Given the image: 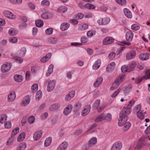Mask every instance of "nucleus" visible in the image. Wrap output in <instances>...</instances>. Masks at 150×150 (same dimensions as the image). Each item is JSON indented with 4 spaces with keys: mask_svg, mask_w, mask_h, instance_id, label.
<instances>
[{
    "mask_svg": "<svg viewBox=\"0 0 150 150\" xmlns=\"http://www.w3.org/2000/svg\"><path fill=\"white\" fill-rule=\"evenodd\" d=\"M131 111V108L124 107L119 114V120H127V116L130 114Z\"/></svg>",
    "mask_w": 150,
    "mask_h": 150,
    "instance_id": "1",
    "label": "nucleus"
},
{
    "mask_svg": "<svg viewBox=\"0 0 150 150\" xmlns=\"http://www.w3.org/2000/svg\"><path fill=\"white\" fill-rule=\"evenodd\" d=\"M118 126L122 127V129L125 132L128 131L131 126V123L126 120H119L118 122Z\"/></svg>",
    "mask_w": 150,
    "mask_h": 150,
    "instance_id": "2",
    "label": "nucleus"
},
{
    "mask_svg": "<svg viewBox=\"0 0 150 150\" xmlns=\"http://www.w3.org/2000/svg\"><path fill=\"white\" fill-rule=\"evenodd\" d=\"M45 83L47 85V90L48 92H51L54 89L56 84L55 81L48 80L46 81Z\"/></svg>",
    "mask_w": 150,
    "mask_h": 150,
    "instance_id": "3",
    "label": "nucleus"
},
{
    "mask_svg": "<svg viewBox=\"0 0 150 150\" xmlns=\"http://www.w3.org/2000/svg\"><path fill=\"white\" fill-rule=\"evenodd\" d=\"M122 147V144L120 141H117L113 143L110 150H121Z\"/></svg>",
    "mask_w": 150,
    "mask_h": 150,
    "instance_id": "4",
    "label": "nucleus"
},
{
    "mask_svg": "<svg viewBox=\"0 0 150 150\" xmlns=\"http://www.w3.org/2000/svg\"><path fill=\"white\" fill-rule=\"evenodd\" d=\"M110 19L108 17H105L98 20L97 23L99 25H105L108 24L110 21Z\"/></svg>",
    "mask_w": 150,
    "mask_h": 150,
    "instance_id": "5",
    "label": "nucleus"
},
{
    "mask_svg": "<svg viewBox=\"0 0 150 150\" xmlns=\"http://www.w3.org/2000/svg\"><path fill=\"white\" fill-rule=\"evenodd\" d=\"M90 106L87 105L85 106L81 112V115L82 116H85L87 115L90 111Z\"/></svg>",
    "mask_w": 150,
    "mask_h": 150,
    "instance_id": "6",
    "label": "nucleus"
},
{
    "mask_svg": "<svg viewBox=\"0 0 150 150\" xmlns=\"http://www.w3.org/2000/svg\"><path fill=\"white\" fill-rule=\"evenodd\" d=\"M72 107V105L71 104L67 105L63 110V113L64 115H69L71 112Z\"/></svg>",
    "mask_w": 150,
    "mask_h": 150,
    "instance_id": "7",
    "label": "nucleus"
},
{
    "mask_svg": "<svg viewBox=\"0 0 150 150\" xmlns=\"http://www.w3.org/2000/svg\"><path fill=\"white\" fill-rule=\"evenodd\" d=\"M42 134V132L41 130L36 131L33 135V139L34 140L36 141L39 140Z\"/></svg>",
    "mask_w": 150,
    "mask_h": 150,
    "instance_id": "8",
    "label": "nucleus"
},
{
    "mask_svg": "<svg viewBox=\"0 0 150 150\" xmlns=\"http://www.w3.org/2000/svg\"><path fill=\"white\" fill-rule=\"evenodd\" d=\"M136 55V51L132 50L127 53L126 55V58L127 60L131 59L134 58Z\"/></svg>",
    "mask_w": 150,
    "mask_h": 150,
    "instance_id": "9",
    "label": "nucleus"
},
{
    "mask_svg": "<svg viewBox=\"0 0 150 150\" xmlns=\"http://www.w3.org/2000/svg\"><path fill=\"white\" fill-rule=\"evenodd\" d=\"M60 107V104L59 103H55L51 105L49 108L50 111H54L58 110Z\"/></svg>",
    "mask_w": 150,
    "mask_h": 150,
    "instance_id": "10",
    "label": "nucleus"
},
{
    "mask_svg": "<svg viewBox=\"0 0 150 150\" xmlns=\"http://www.w3.org/2000/svg\"><path fill=\"white\" fill-rule=\"evenodd\" d=\"M134 69V66H122L121 68L122 71L123 73L132 71Z\"/></svg>",
    "mask_w": 150,
    "mask_h": 150,
    "instance_id": "11",
    "label": "nucleus"
},
{
    "mask_svg": "<svg viewBox=\"0 0 150 150\" xmlns=\"http://www.w3.org/2000/svg\"><path fill=\"white\" fill-rule=\"evenodd\" d=\"M75 91H72L70 92L68 94H67L65 97V100L66 101H69L71 98H73L75 95Z\"/></svg>",
    "mask_w": 150,
    "mask_h": 150,
    "instance_id": "12",
    "label": "nucleus"
},
{
    "mask_svg": "<svg viewBox=\"0 0 150 150\" xmlns=\"http://www.w3.org/2000/svg\"><path fill=\"white\" fill-rule=\"evenodd\" d=\"M68 143L66 142H64L57 147L56 150H65L67 148Z\"/></svg>",
    "mask_w": 150,
    "mask_h": 150,
    "instance_id": "13",
    "label": "nucleus"
},
{
    "mask_svg": "<svg viewBox=\"0 0 150 150\" xmlns=\"http://www.w3.org/2000/svg\"><path fill=\"white\" fill-rule=\"evenodd\" d=\"M114 39L110 37H107L105 38L103 41L104 45H106L113 43Z\"/></svg>",
    "mask_w": 150,
    "mask_h": 150,
    "instance_id": "14",
    "label": "nucleus"
},
{
    "mask_svg": "<svg viewBox=\"0 0 150 150\" xmlns=\"http://www.w3.org/2000/svg\"><path fill=\"white\" fill-rule=\"evenodd\" d=\"M105 120V114L102 113L99 115L95 119V121L96 122H102Z\"/></svg>",
    "mask_w": 150,
    "mask_h": 150,
    "instance_id": "15",
    "label": "nucleus"
},
{
    "mask_svg": "<svg viewBox=\"0 0 150 150\" xmlns=\"http://www.w3.org/2000/svg\"><path fill=\"white\" fill-rule=\"evenodd\" d=\"M133 34L131 30L127 31L126 34L125 38L127 40L131 41L132 40Z\"/></svg>",
    "mask_w": 150,
    "mask_h": 150,
    "instance_id": "16",
    "label": "nucleus"
},
{
    "mask_svg": "<svg viewBox=\"0 0 150 150\" xmlns=\"http://www.w3.org/2000/svg\"><path fill=\"white\" fill-rule=\"evenodd\" d=\"M30 102V99L29 96H25L22 101L21 104L22 106L25 107L28 105Z\"/></svg>",
    "mask_w": 150,
    "mask_h": 150,
    "instance_id": "17",
    "label": "nucleus"
},
{
    "mask_svg": "<svg viewBox=\"0 0 150 150\" xmlns=\"http://www.w3.org/2000/svg\"><path fill=\"white\" fill-rule=\"evenodd\" d=\"M51 56V53H48L46 54L45 56L41 58L40 59L41 62L42 63H44L47 62L50 58Z\"/></svg>",
    "mask_w": 150,
    "mask_h": 150,
    "instance_id": "18",
    "label": "nucleus"
},
{
    "mask_svg": "<svg viewBox=\"0 0 150 150\" xmlns=\"http://www.w3.org/2000/svg\"><path fill=\"white\" fill-rule=\"evenodd\" d=\"M126 79L125 76L124 75H120L118 76L116 81L120 84L122 83Z\"/></svg>",
    "mask_w": 150,
    "mask_h": 150,
    "instance_id": "19",
    "label": "nucleus"
},
{
    "mask_svg": "<svg viewBox=\"0 0 150 150\" xmlns=\"http://www.w3.org/2000/svg\"><path fill=\"white\" fill-rule=\"evenodd\" d=\"M16 97L15 93L14 92L10 93L8 96L7 100L10 102L14 100Z\"/></svg>",
    "mask_w": 150,
    "mask_h": 150,
    "instance_id": "20",
    "label": "nucleus"
},
{
    "mask_svg": "<svg viewBox=\"0 0 150 150\" xmlns=\"http://www.w3.org/2000/svg\"><path fill=\"white\" fill-rule=\"evenodd\" d=\"M13 79L17 82H21L23 81V78L20 75L16 74L13 76Z\"/></svg>",
    "mask_w": 150,
    "mask_h": 150,
    "instance_id": "21",
    "label": "nucleus"
},
{
    "mask_svg": "<svg viewBox=\"0 0 150 150\" xmlns=\"http://www.w3.org/2000/svg\"><path fill=\"white\" fill-rule=\"evenodd\" d=\"M47 40L48 42L52 44H55L58 41V39L57 38L52 37L48 38Z\"/></svg>",
    "mask_w": 150,
    "mask_h": 150,
    "instance_id": "22",
    "label": "nucleus"
},
{
    "mask_svg": "<svg viewBox=\"0 0 150 150\" xmlns=\"http://www.w3.org/2000/svg\"><path fill=\"white\" fill-rule=\"evenodd\" d=\"M97 142V138L95 137H93L89 141L88 144L89 146H92L95 145Z\"/></svg>",
    "mask_w": 150,
    "mask_h": 150,
    "instance_id": "23",
    "label": "nucleus"
},
{
    "mask_svg": "<svg viewBox=\"0 0 150 150\" xmlns=\"http://www.w3.org/2000/svg\"><path fill=\"white\" fill-rule=\"evenodd\" d=\"M103 80L102 77L98 78L93 83V86L95 87H98L101 83Z\"/></svg>",
    "mask_w": 150,
    "mask_h": 150,
    "instance_id": "24",
    "label": "nucleus"
},
{
    "mask_svg": "<svg viewBox=\"0 0 150 150\" xmlns=\"http://www.w3.org/2000/svg\"><path fill=\"white\" fill-rule=\"evenodd\" d=\"M69 27V24L67 23H62L60 26V28L62 31H64L67 30Z\"/></svg>",
    "mask_w": 150,
    "mask_h": 150,
    "instance_id": "25",
    "label": "nucleus"
},
{
    "mask_svg": "<svg viewBox=\"0 0 150 150\" xmlns=\"http://www.w3.org/2000/svg\"><path fill=\"white\" fill-rule=\"evenodd\" d=\"M3 14L6 17L10 19H13V13L8 11H5L3 12Z\"/></svg>",
    "mask_w": 150,
    "mask_h": 150,
    "instance_id": "26",
    "label": "nucleus"
},
{
    "mask_svg": "<svg viewBox=\"0 0 150 150\" xmlns=\"http://www.w3.org/2000/svg\"><path fill=\"white\" fill-rule=\"evenodd\" d=\"M124 12L125 15L128 18H131L132 17V15L130 11L128 9L125 8L124 9Z\"/></svg>",
    "mask_w": 150,
    "mask_h": 150,
    "instance_id": "27",
    "label": "nucleus"
},
{
    "mask_svg": "<svg viewBox=\"0 0 150 150\" xmlns=\"http://www.w3.org/2000/svg\"><path fill=\"white\" fill-rule=\"evenodd\" d=\"M26 147V144L25 143H21L18 145L17 150H24Z\"/></svg>",
    "mask_w": 150,
    "mask_h": 150,
    "instance_id": "28",
    "label": "nucleus"
},
{
    "mask_svg": "<svg viewBox=\"0 0 150 150\" xmlns=\"http://www.w3.org/2000/svg\"><path fill=\"white\" fill-rule=\"evenodd\" d=\"M26 51V49L25 47H23L18 51L17 52L18 55L21 56H24Z\"/></svg>",
    "mask_w": 150,
    "mask_h": 150,
    "instance_id": "29",
    "label": "nucleus"
},
{
    "mask_svg": "<svg viewBox=\"0 0 150 150\" xmlns=\"http://www.w3.org/2000/svg\"><path fill=\"white\" fill-rule=\"evenodd\" d=\"M7 116L5 114L1 115L0 116V123L3 124L7 120Z\"/></svg>",
    "mask_w": 150,
    "mask_h": 150,
    "instance_id": "30",
    "label": "nucleus"
},
{
    "mask_svg": "<svg viewBox=\"0 0 150 150\" xmlns=\"http://www.w3.org/2000/svg\"><path fill=\"white\" fill-rule=\"evenodd\" d=\"M145 113V112L142 110L137 113V116L140 119H143L144 118V114Z\"/></svg>",
    "mask_w": 150,
    "mask_h": 150,
    "instance_id": "31",
    "label": "nucleus"
},
{
    "mask_svg": "<svg viewBox=\"0 0 150 150\" xmlns=\"http://www.w3.org/2000/svg\"><path fill=\"white\" fill-rule=\"evenodd\" d=\"M100 101L99 99L96 100L94 102L93 105V108L94 109L98 110L100 104Z\"/></svg>",
    "mask_w": 150,
    "mask_h": 150,
    "instance_id": "32",
    "label": "nucleus"
},
{
    "mask_svg": "<svg viewBox=\"0 0 150 150\" xmlns=\"http://www.w3.org/2000/svg\"><path fill=\"white\" fill-rule=\"evenodd\" d=\"M139 57L142 60H145L149 59V57L148 54H140Z\"/></svg>",
    "mask_w": 150,
    "mask_h": 150,
    "instance_id": "33",
    "label": "nucleus"
},
{
    "mask_svg": "<svg viewBox=\"0 0 150 150\" xmlns=\"http://www.w3.org/2000/svg\"><path fill=\"white\" fill-rule=\"evenodd\" d=\"M25 136L24 132H23L21 133L17 138V141L18 142H21L23 141L25 138Z\"/></svg>",
    "mask_w": 150,
    "mask_h": 150,
    "instance_id": "34",
    "label": "nucleus"
},
{
    "mask_svg": "<svg viewBox=\"0 0 150 150\" xmlns=\"http://www.w3.org/2000/svg\"><path fill=\"white\" fill-rule=\"evenodd\" d=\"M141 107L142 106L141 104H139L137 105H136L134 107L133 110V112L134 113H137L138 112L141 111Z\"/></svg>",
    "mask_w": 150,
    "mask_h": 150,
    "instance_id": "35",
    "label": "nucleus"
},
{
    "mask_svg": "<svg viewBox=\"0 0 150 150\" xmlns=\"http://www.w3.org/2000/svg\"><path fill=\"white\" fill-rule=\"evenodd\" d=\"M52 141L51 137H49L47 138L45 140L44 143V146L45 147L49 146L51 144Z\"/></svg>",
    "mask_w": 150,
    "mask_h": 150,
    "instance_id": "36",
    "label": "nucleus"
},
{
    "mask_svg": "<svg viewBox=\"0 0 150 150\" xmlns=\"http://www.w3.org/2000/svg\"><path fill=\"white\" fill-rule=\"evenodd\" d=\"M15 139L14 137L11 136L8 139V140L6 142V145L8 146L11 145L13 143Z\"/></svg>",
    "mask_w": 150,
    "mask_h": 150,
    "instance_id": "37",
    "label": "nucleus"
},
{
    "mask_svg": "<svg viewBox=\"0 0 150 150\" xmlns=\"http://www.w3.org/2000/svg\"><path fill=\"white\" fill-rule=\"evenodd\" d=\"M67 10V8L65 6L60 7L57 9V11L59 12L63 13L66 12Z\"/></svg>",
    "mask_w": 150,
    "mask_h": 150,
    "instance_id": "38",
    "label": "nucleus"
},
{
    "mask_svg": "<svg viewBox=\"0 0 150 150\" xmlns=\"http://www.w3.org/2000/svg\"><path fill=\"white\" fill-rule=\"evenodd\" d=\"M51 16L50 13L48 12L43 13L41 15V17L45 19H48L50 18Z\"/></svg>",
    "mask_w": 150,
    "mask_h": 150,
    "instance_id": "39",
    "label": "nucleus"
},
{
    "mask_svg": "<svg viewBox=\"0 0 150 150\" xmlns=\"http://www.w3.org/2000/svg\"><path fill=\"white\" fill-rule=\"evenodd\" d=\"M145 75L143 76V78L145 79H150V69L146 71L145 73Z\"/></svg>",
    "mask_w": 150,
    "mask_h": 150,
    "instance_id": "40",
    "label": "nucleus"
},
{
    "mask_svg": "<svg viewBox=\"0 0 150 150\" xmlns=\"http://www.w3.org/2000/svg\"><path fill=\"white\" fill-rule=\"evenodd\" d=\"M74 108L76 111L79 110L81 108V104L80 102H77L74 105Z\"/></svg>",
    "mask_w": 150,
    "mask_h": 150,
    "instance_id": "41",
    "label": "nucleus"
},
{
    "mask_svg": "<svg viewBox=\"0 0 150 150\" xmlns=\"http://www.w3.org/2000/svg\"><path fill=\"white\" fill-rule=\"evenodd\" d=\"M35 23L36 26L38 27H41L43 25V22L40 20H37L35 21Z\"/></svg>",
    "mask_w": 150,
    "mask_h": 150,
    "instance_id": "42",
    "label": "nucleus"
},
{
    "mask_svg": "<svg viewBox=\"0 0 150 150\" xmlns=\"http://www.w3.org/2000/svg\"><path fill=\"white\" fill-rule=\"evenodd\" d=\"M88 28V25L86 24H84L80 26L78 28V29L79 30L82 31L87 29Z\"/></svg>",
    "mask_w": 150,
    "mask_h": 150,
    "instance_id": "43",
    "label": "nucleus"
},
{
    "mask_svg": "<svg viewBox=\"0 0 150 150\" xmlns=\"http://www.w3.org/2000/svg\"><path fill=\"white\" fill-rule=\"evenodd\" d=\"M11 67V66H1V71L3 72H6L10 69Z\"/></svg>",
    "mask_w": 150,
    "mask_h": 150,
    "instance_id": "44",
    "label": "nucleus"
},
{
    "mask_svg": "<svg viewBox=\"0 0 150 150\" xmlns=\"http://www.w3.org/2000/svg\"><path fill=\"white\" fill-rule=\"evenodd\" d=\"M118 4L123 6H125L127 3L126 0H115Z\"/></svg>",
    "mask_w": 150,
    "mask_h": 150,
    "instance_id": "45",
    "label": "nucleus"
},
{
    "mask_svg": "<svg viewBox=\"0 0 150 150\" xmlns=\"http://www.w3.org/2000/svg\"><path fill=\"white\" fill-rule=\"evenodd\" d=\"M120 84L115 80V82L114 83L110 88L111 90H113L117 88Z\"/></svg>",
    "mask_w": 150,
    "mask_h": 150,
    "instance_id": "46",
    "label": "nucleus"
},
{
    "mask_svg": "<svg viewBox=\"0 0 150 150\" xmlns=\"http://www.w3.org/2000/svg\"><path fill=\"white\" fill-rule=\"evenodd\" d=\"M112 119V116L110 113H108L106 115L105 114V120L109 122Z\"/></svg>",
    "mask_w": 150,
    "mask_h": 150,
    "instance_id": "47",
    "label": "nucleus"
},
{
    "mask_svg": "<svg viewBox=\"0 0 150 150\" xmlns=\"http://www.w3.org/2000/svg\"><path fill=\"white\" fill-rule=\"evenodd\" d=\"M85 8L88 9H94L95 8V6L89 3L86 4L84 6Z\"/></svg>",
    "mask_w": 150,
    "mask_h": 150,
    "instance_id": "48",
    "label": "nucleus"
},
{
    "mask_svg": "<svg viewBox=\"0 0 150 150\" xmlns=\"http://www.w3.org/2000/svg\"><path fill=\"white\" fill-rule=\"evenodd\" d=\"M53 66H49L48 68L47 71L46 73L47 76H49L53 71Z\"/></svg>",
    "mask_w": 150,
    "mask_h": 150,
    "instance_id": "49",
    "label": "nucleus"
},
{
    "mask_svg": "<svg viewBox=\"0 0 150 150\" xmlns=\"http://www.w3.org/2000/svg\"><path fill=\"white\" fill-rule=\"evenodd\" d=\"M38 86L37 84H33L31 86V90L32 92L35 93L38 90Z\"/></svg>",
    "mask_w": 150,
    "mask_h": 150,
    "instance_id": "50",
    "label": "nucleus"
},
{
    "mask_svg": "<svg viewBox=\"0 0 150 150\" xmlns=\"http://www.w3.org/2000/svg\"><path fill=\"white\" fill-rule=\"evenodd\" d=\"M19 129L18 127H16L14 129L12 132L11 133V136H14L16 135L19 132Z\"/></svg>",
    "mask_w": 150,
    "mask_h": 150,
    "instance_id": "51",
    "label": "nucleus"
},
{
    "mask_svg": "<svg viewBox=\"0 0 150 150\" xmlns=\"http://www.w3.org/2000/svg\"><path fill=\"white\" fill-rule=\"evenodd\" d=\"M131 28L132 30L137 31L139 29L140 26L137 24H134L132 25Z\"/></svg>",
    "mask_w": 150,
    "mask_h": 150,
    "instance_id": "52",
    "label": "nucleus"
},
{
    "mask_svg": "<svg viewBox=\"0 0 150 150\" xmlns=\"http://www.w3.org/2000/svg\"><path fill=\"white\" fill-rule=\"evenodd\" d=\"M13 59L16 60L19 63H21L23 61V60L20 57L17 56H13Z\"/></svg>",
    "mask_w": 150,
    "mask_h": 150,
    "instance_id": "53",
    "label": "nucleus"
},
{
    "mask_svg": "<svg viewBox=\"0 0 150 150\" xmlns=\"http://www.w3.org/2000/svg\"><path fill=\"white\" fill-rule=\"evenodd\" d=\"M95 31L90 30L87 32V35L88 37H92L93 35H95Z\"/></svg>",
    "mask_w": 150,
    "mask_h": 150,
    "instance_id": "54",
    "label": "nucleus"
},
{
    "mask_svg": "<svg viewBox=\"0 0 150 150\" xmlns=\"http://www.w3.org/2000/svg\"><path fill=\"white\" fill-rule=\"evenodd\" d=\"M4 126L6 128H10L11 127V122L8 121L5 122Z\"/></svg>",
    "mask_w": 150,
    "mask_h": 150,
    "instance_id": "55",
    "label": "nucleus"
},
{
    "mask_svg": "<svg viewBox=\"0 0 150 150\" xmlns=\"http://www.w3.org/2000/svg\"><path fill=\"white\" fill-rule=\"evenodd\" d=\"M27 24L25 23H22L19 25V28L20 30L23 29L27 26Z\"/></svg>",
    "mask_w": 150,
    "mask_h": 150,
    "instance_id": "56",
    "label": "nucleus"
},
{
    "mask_svg": "<svg viewBox=\"0 0 150 150\" xmlns=\"http://www.w3.org/2000/svg\"><path fill=\"white\" fill-rule=\"evenodd\" d=\"M42 97V92L40 91H38L36 95V99L39 100Z\"/></svg>",
    "mask_w": 150,
    "mask_h": 150,
    "instance_id": "57",
    "label": "nucleus"
},
{
    "mask_svg": "<svg viewBox=\"0 0 150 150\" xmlns=\"http://www.w3.org/2000/svg\"><path fill=\"white\" fill-rule=\"evenodd\" d=\"M121 90V89L119 88L116 91L111 95V97L112 98H115Z\"/></svg>",
    "mask_w": 150,
    "mask_h": 150,
    "instance_id": "58",
    "label": "nucleus"
},
{
    "mask_svg": "<svg viewBox=\"0 0 150 150\" xmlns=\"http://www.w3.org/2000/svg\"><path fill=\"white\" fill-rule=\"evenodd\" d=\"M106 107V105L105 104H104L102 105L98 108L97 110L98 111L100 112L103 111L105 108Z\"/></svg>",
    "mask_w": 150,
    "mask_h": 150,
    "instance_id": "59",
    "label": "nucleus"
},
{
    "mask_svg": "<svg viewBox=\"0 0 150 150\" xmlns=\"http://www.w3.org/2000/svg\"><path fill=\"white\" fill-rule=\"evenodd\" d=\"M135 101L134 100H131L129 102L128 105L126 106V107L131 108V107L135 103Z\"/></svg>",
    "mask_w": 150,
    "mask_h": 150,
    "instance_id": "60",
    "label": "nucleus"
},
{
    "mask_svg": "<svg viewBox=\"0 0 150 150\" xmlns=\"http://www.w3.org/2000/svg\"><path fill=\"white\" fill-rule=\"evenodd\" d=\"M8 33L10 35H15L17 33L16 31L12 28H11L9 30Z\"/></svg>",
    "mask_w": 150,
    "mask_h": 150,
    "instance_id": "61",
    "label": "nucleus"
},
{
    "mask_svg": "<svg viewBox=\"0 0 150 150\" xmlns=\"http://www.w3.org/2000/svg\"><path fill=\"white\" fill-rule=\"evenodd\" d=\"M48 114L47 112H45L41 115V118L42 120H44L46 119L48 117Z\"/></svg>",
    "mask_w": 150,
    "mask_h": 150,
    "instance_id": "62",
    "label": "nucleus"
},
{
    "mask_svg": "<svg viewBox=\"0 0 150 150\" xmlns=\"http://www.w3.org/2000/svg\"><path fill=\"white\" fill-rule=\"evenodd\" d=\"M52 29L51 28H47L45 30V33L47 35L51 34H52Z\"/></svg>",
    "mask_w": 150,
    "mask_h": 150,
    "instance_id": "63",
    "label": "nucleus"
},
{
    "mask_svg": "<svg viewBox=\"0 0 150 150\" xmlns=\"http://www.w3.org/2000/svg\"><path fill=\"white\" fill-rule=\"evenodd\" d=\"M9 40L11 42L16 43L17 42L18 39L16 38L13 37L10 38H9Z\"/></svg>",
    "mask_w": 150,
    "mask_h": 150,
    "instance_id": "64",
    "label": "nucleus"
}]
</instances>
